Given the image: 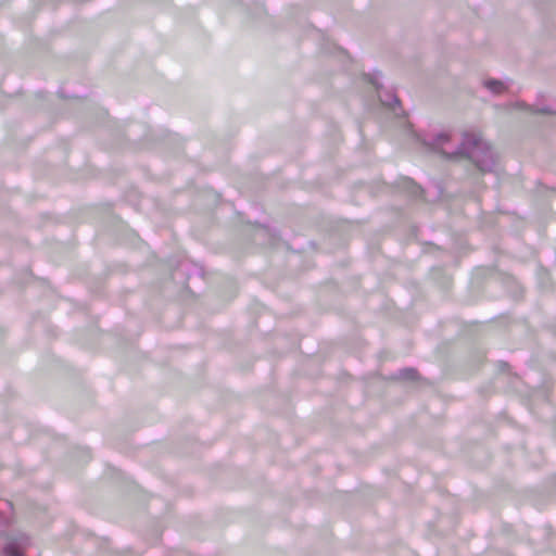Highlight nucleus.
<instances>
[{"instance_id": "obj_1", "label": "nucleus", "mask_w": 556, "mask_h": 556, "mask_svg": "<svg viewBox=\"0 0 556 556\" xmlns=\"http://www.w3.org/2000/svg\"><path fill=\"white\" fill-rule=\"evenodd\" d=\"M451 140L448 132L439 134L433 143L432 149L440 152L442 155L450 160H464L471 161L478 168L484 170V157L491 155L489 146L481 139L477 132H464L460 146L456 150H447L446 146Z\"/></svg>"}, {"instance_id": "obj_2", "label": "nucleus", "mask_w": 556, "mask_h": 556, "mask_svg": "<svg viewBox=\"0 0 556 556\" xmlns=\"http://www.w3.org/2000/svg\"><path fill=\"white\" fill-rule=\"evenodd\" d=\"M484 86L494 94L502 93L506 87L503 81L496 79H488L484 81Z\"/></svg>"}, {"instance_id": "obj_3", "label": "nucleus", "mask_w": 556, "mask_h": 556, "mask_svg": "<svg viewBox=\"0 0 556 556\" xmlns=\"http://www.w3.org/2000/svg\"><path fill=\"white\" fill-rule=\"evenodd\" d=\"M417 372L413 368H406L400 371V378L404 380H415Z\"/></svg>"}, {"instance_id": "obj_4", "label": "nucleus", "mask_w": 556, "mask_h": 556, "mask_svg": "<svg viewBox=\"0 0 556 556\" xmlns=\"http://www.w3.org/2000/svg\"><path fill=\"white\" fill-rule=\"evenodd\" d=\"M381 102L383 105L389 106L390 109H392L395 112L394 106L399 104V99L395 96H389V99L387 101L381 99Z\"/></svg>"}, {"instance_id": "obj_5", "label": "nucleus", "mask_w": 556, "mask_h": 556, "mask_svg": "<svg viewBox=\"0 0 556 556\" xmlns=\"http://www.w3.org/2000/svg\"><path fill=\"white\" fill-rule=\"evenodd\" d=\"M5 555L7 556H22L21 552L13 545H8L5 547Z\"/></svg>"}, {"instance_id": "obj_6", "label": "nucleus", "mask_w": 556, "mask_h": 556, "mask_svg": "<svg viewBox=\"0 0 556 556\" xmlns=\"http://www.w3.org/2000/svg\"><path fill=\"white\" fill-rule=\"evenodd\" d=\"M370 83L377 90L380 88V84L377 78L371 79Z\"/></svg>"}]
</instances>
